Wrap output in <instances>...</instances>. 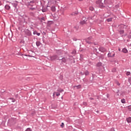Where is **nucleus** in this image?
<instances>
[{"mask_svg": "<svg viewBox=\"0 0 131 131\" xmlns=\"http://www.w3.org/2000/svg\"><path fill=\"white\" fill-rule=\"evenodd\" d=\"M74 89H75V88H77V89H80L81 88V85H75L73 86Z\"/></svg>", "mask_w": 131, "mask_h": 131, "instance_id": "10", "label": "nucleus"}, {"mask_svg": "<svg viewBox=\"0 0 131 131\" xmlns=\"http://www.w3.org/2000/svg\"><path fill=\"white\" fill-rule=\"evenodd\" d=\"M62 62H63V63H66V62H67V58L63 57L62 58Z\"/></svg>", "mask_w": 131, "mask_h": 131, "instance_id": "8", "label": "nucleus"}, {"mask_svg": "<svg viewBox=\"0 0 131 131\" xmlns=\"http://www.w3.org/2000/svg\"><path fill=\"white\" fill-rule=\"evenodd\" d=\"M121 102H122L123 104H125V99H122L121 100Z\"/></svg>", "mask_w": 131, "mask_h": 131, "instance_id": "19", "label": "nucleus"}, {"mask_svg": "<svg viewBox=\"0 0 131 131\" xmlns=\"http://www.w3.org/2000/svg\"><path fill=\"white\" fill-rule=\"evenodd\" d=\"M121 27H122V28H125V29H126V27H127V26H125L124 25H122L121 26Z\"/></svg>", "mask_w": 131, "mask_h": 131, "instance_id": "15", "label": "nucleus"}, {"mask_svg": "<svg viewBox=\"0 0 131 131\" xmlns=\"http://www.w3.org/2000/svg\"><path fill=\"white\" fill-rule=\"evenodd\" d=\"M42 12H46V10H45V9H43V10H42Z\"/></svg>", "mask_w": 131, "mask_h": 131, "instance_id": "33", "label": "nucleus"}, {"mask_svg": "<svg viewBox=\"0 0 131 131\" xmlns=\"http://www.w3.org/2000/svg\"><path fill=\"white\" fill-rule=\"evenodd\" d=\"M12 102H15V99H13V100H12Z\"/></svg>", "mask_w": 131, "mask_h": 131, "instance_id": "38", "label": "nucleus"}, {"mask_svg": "<svg viewBox=\"0 0 131 131\" xmlns=\"http://www.w3.org/2000/svg\"><path fill=\"white\" fill-rule=\"evenodd\" d=\"M97 66H98V67H100V66H102V63L101 62H98L97 64Z\"/></svg>", "mask_w": 131, "mask_h": 131, "instance_id": "16", "label": "nucleus"}, {"mask_svg": "<svg viewBox=\"0 0 131 131\" xmlns=\"http://www.w3.org/2000/svg\"><path fill=\"white\" fill-rule=\"evenodd\" d=\"M128 81L130 83H131V78H129L128 79Z\"/></svg>", "mask_w": 131, "mask_h": 131, "instance_id": "27", "label": "nucleus"}, {"mask_svg": "<svg viewBox=\"0 0 131 131\" xmlns=\"http://www.w3.org/2000/svg\"><path fill=\"white\" fill-rule=\"evenodd\" d=\"M99 50L100 52H102V53H104V52H106V49L105 48H104L103 47H100L99 49Z\"/></svg>", "mask_w": 131, "mask_h": 131, "instance_id": "5", "label": "nucleus"}, {"mask_svg": "<svg viewBox=\"0 0 131 131\" xmlns=\"http://www.w3.org/2000/svg\"><path fill=\"white\" fill-rule=\"evenodd\" d=\"M88 39H91V38H88Z\"/></svg>", "mask_w": 131, "mask_h": 131, "instance_id": "40", "label": "nucleus"}, {"mask_svg": "<svg viewBox=\"0 0 131 131\" xmlns=\"http://www.w3.org/2000/svg\"><path fill=\"white\" fill-rule=\"evenodd\" d=\"M33 34H34V35L36 34L37 35H38V36H39V35H40V33H38V32H36V31H34Z\"/></svg>", "mask_w": 131, "mask_h": 131, "instance_id": "11", "label": "nucleus"}, {"mask_svg": "<svg viewBox=\"0 0 131 131\" xmlns=\"http://www.w3.org/2000/svg\"><path fill=\"white\" fill-rule=\"evenodd\" d=\"M127 109H128V110H129V111H131V105L127 106Z\"/></svg>", "mask_w": 131, "mask_h": 131, "instance_id": "20", "label": "nucleus"}, {"mask_svg": "<svg viewBox=\"0 0 131 131\" xmlns=\"http://www.w3.org/2000/svg\"><path fill=\"white\" fill-rule=\"evenodd\" d=\"M28 56V57H31V56H30V55H27Z\"/></svg>", "mask_w": 131, "mask_h": 131, "instance_id": "39", "label": "nucleus"}, {"mask_svg": "<svg viewBox=\"0 0 131 131\" xmlns=\"http://www.w3.org/2000/svg\"><path fill=\"white\" fill-rule=\"evenodd\" d=\"M83 105H84L85 106H86V105H87L86 102H83Z\"/></svg>", "mask_w": 131, "mask_h": 131, "instance_id": "31", "label": "nucleus"}, {"mask_svg": "<svg viewBox=\"0 0 131 131\" xmlns=\"http://www.w3.org/2000/svg\"><path fill=\"white\" fill-rule=\"evenodd\" d=\"M120 32L121 34H122L124 32V31H121Z\"/></svg>", "mask_w": 131, "mask_h": 131, "instance_id": "30", "label": "nucleus"}, {"mask_svg": "<svg viewBox=\"0 0 131 131\" xmlns=\"http://www.w3.org/2000/svg\"><path fill=\"white\" fill-rule=\"evenodd\" d=\"M87 21L88 18L85 17H83L82 19V21L80 22V24H81V25H83V24H85V23H86Z\"/></svg>", "mask_w": 131, "mask_h": 131, "instance_id": "2", "label": "nucleus"}, {"mask_svg": "<svg viewBox=\"0 0 131 131\" xmlns=\"http://www.w3.org/2000/svg\"><path fill=\"white\" fill-rule=\"evenodd\" d=\"M115 71H116V69H114L112 70L113 72H115Z\"/></svg>", "mask_w": 131, "mask_h": 131, "instance_id": "26", "label": "nucleus"}, {"mask_svg": "<svg viewBox=\"0 0 131 131\" xmlns=\"http://www.w3.org/2000/svg\"><path fill=\"white\" fill-rule=\"evenodd\" d=\"M5 9L6 10H10L11 9V7H10L9 5H6Z\"/></svg>", "mask_w": 131, "mask_h": 131, "instance_id": "12", "label": "nucleus"}, {"mask_svg": "<svg viewBox=\"0 0 131 131\" xmlns=\"http://www.w3.org/2000/svg\"><path fill=\"white\" fill-rule=\"evenodd\" d=\"M55 95L57 97H59V96H60V93L58 92H54L53 94V97H55Z\"/></svg>", "mask_w": 131, "mask_h": 131, "instance_id": "6", "label": "nucleus"}, {"mask_svg": "<svg viewBox=\"0 0 131 131\" xmlns=\"http://www.w3.org/2000/svg\"><path fill=\"white\" fill-rule=\"evenodd\" d=\"M118 51H119V52H120L121 49L119 48V49H118Z\"/></svg>", "mask_w": 131, "mask_h": 131, "instance_id": "37", "label": "nucleus"}, {"mask_svg": "<svg viewBox=\"0 0 131 131\" xmlns=\"http://www.w3.org/2000/svg\"><path fill=\"white\" fill-rule=\"evenodd\" d=\"M86 42H88V43H91V42L90 41H89V40L88 39H86Z\"/></svg>", "mask_w": 131, "mask_h": 131, "instance_id": "29", "label": "nucleus"}, {"mask_svg": "<svg viewBox=\"0 0 131 131\" xmlns=\"http://www.w3.org/2000/svg\"><path fill=\"white\" fill-rule=\"evenodd\" d=\"M96 4L100 8H104V4L102 3V0H98L96 2Z\"/></svg>", "mask_w": 131, "mask_h": 131, "instance_id": "1", "label": "nucleus"}, {"mask_svg": "<svg viewBox=\"0 0 131 131\" xmlns=\"http://www.w3.org/2000/svg\"><path fill=\"white\" fill-rule=\"evenodd\" d=\"M30 9H31V10H32V11H33L34 10V9H35V8H30Z\"/></svg>", "mask_w": 131, "mask_h": 131, "instance_id": "28", "label": "nucleus"}, {"mask_svg": "<svg viewBox=\"0 0 131 131\" xmlns=\"http://www.w3.org/2000/svg\"><path fill=\"white\" fill-rule=\"evenodd\" d=\"M57 92L58 93H62V92H64V90L60 89V90H57Z\"/></svg>", "mask_w": 131, "mask_h": 131, "instance_id": "21", "label": "nucleus"}, {"mask_svg": "<svg viewBox=\"0 0 131 131\" xmlns=\"http://www.w3.org/2000/svg\"><path fill=\"white\" fill-rule=\"evenodd\" d=\"M107 56L108 57H114V56H115V53H114L113 52L108 53V54H107Z\"/></svg>", "mask_w": 131, "mask_h": 131, "instance_id": "3", "label": "nucleus"}, {"mask_svg": "<svg viewBox=\"0 0 131 131\" xmlns=\"http://www.w3.org/2000/svg\"><path fill=\"white\" fill-rule=\"evenodd\" d=\"M60 126H61V127H64V123H61Z\"/></svg>", "mask_w": 131, "mask_h": 131, "instance_id": "24", "label": "nucleus"}, {"mask_svg": "<svg viewBox=\"0 0 131 131\" xmlns=\"http://www.w3.org/2000/svg\"><path fill=\"white\" fill-rule=\"evenodd\" d=\"M51 11H52V12H55L56 11V7L55 6H52L51 7Z\"/></svg>", "mask_w": 131, "mask_h": 131, "instance_id": "9", "label": "nucleus"}, {"mask_svg": "<svg viewBox=\"0 0 131 131\" xmlns=\"http://www.w3.org/2000/svg\"><path fill=\"white\" fill-rule=\"evenodd\" d=\"M3 5V3H2V2L0 1V6H2Z\"/></svg>", "mask_w": 131, "mask_h": 131, "instance_id": "32", "label": "nucleus"}, {"mask_svg": "<svg viewBox=\"0 0 131 131\" xmlns=\"http://www.w3.org/2000/svg\"><path fill=\"white\" fill-rule=\"evenodd\" d=\"M50 58H51V60H56V59H57V60L58 59V56H57V55H54L53 56H51Z\"/></svg>", "mask_w": 131, "mask_h": 131, "instance_id": "4", "label": "nucleus"}, {"mask_svg": "<svg viewBox=\"0 0 131 131\" xmlns=\"http://www.w3.org/2000/svg\"><path fill=\"white\" fill-rule=\"evenodd\" d=\"M106 21H107V22H111V21H112V18H107Z\"/></svg>", "mask_w": 131, "mask_h": 131, "instance_id": "17", "label": "nucleus"}, {"mask_svg": "<svg viewBox=\"0 0 131 131\" xmlns=\"http://www.w3.org/2000/svg\"><path fill=\"white\" fill-rule=\"evenodd\" d=\"M84 74H85V75H89V74H90V72H89V71H86L85 72Z\"/></svg>", "mask_w": 131, "mask_h": 131, "instance_id": "18", "label": "nucleus"}, {"mask_svg": "<svg viewBox=\"0 0 131 131\" xmlns=\"http://www.w3.org/2000/svg\"><path fill=\"white\" fill-rule=\"evenodd\" d=\"M89 10H90V11H94V7H90L89 8Z\"/></svg>", "mask_w": 131, "mask_h": 131, "instance_id": "22", "label": "nucleus"}, {"mask_svg": "<svg viewBox=\"0 0 131 131\" xmlns=\"http://www.w3.org/2000/svg\"><path fill=\"white\" fill-rule=\"evenodd\" d=\"M30 6H31V4H30V5H29V8H30Z\"/></svg>", "mask_w": 131, "mask_h": 131, "instance_id": "36", "label": "nucleus"}, {"mask_svg": "<svg viewBox=\"0 0 131 131\" xmlns=\"http://www.w3.org/2000/svg\"><path fill=\"white\" fill-rule=\"evenodd\" d=\"M122 52L123 53H124V54H126V53H127L128 51H127V49H126V48H123L122 50Z\"/></svg>", "mask_w": 131, "mask_h": 131, "instance_id": "7", "label": "nucleus"}, {"mask_svg": "<svg viewBox=\"0 0 131 131\" xmlns=\"http://www.w3.org/2000/svg\"><path fill=\"white\" fill-rule=\"evenodd\" d=\"M127 121L128 123H130V122H131V118L129 117L127 118Z\"/></svg>", "mask_w": 131, "mask_h": 131, "instance_id": "13", "label": "nucleus"}, {"mask_svg": "<svg viewBox=\"0 0 131 131\" xmlns=\"http://www.w3.org/2000/svg\"><path fill=\"white\" fill-rule=\"evenodd\" d=\"M117 84L118 85H120V84L119 82L117 83Z\"/></svg>", "mask_w": 131, "mask_h": 131, "instance_id": "35", "label": "nucleus"}, {"mask_svg": "<svg viewBox=\"0 0 131 131\" xmlns=\"http://www.w3.org/2000/svg\"><path fill=\"white\" fill-rule=\"evenodd\" d=\"M41 19L43 20V21H45V18L43 17V18H41Z\"/></svg>", "mask_w": 131, "mask_h": 131, "instance_id": "34", "label": "nucleus"}, {"mask_svg": "<svg viewBox=\"0 0 131 131\" xmlns=\"http://www.w3.org/2000/svg\"><path fill=\"white\" fill-rule=\"evenodd\" d=\"M41 44V43H40L39 41H37L36 43V45L37 47H39V46H40Z\"/></svg>", "mask_w": 131, "mask_h": 131, "instance_id": "14", "label": "nucleus"}, {"mask_svg": "<svg viewBox=\"0 0 131 131\" xmlns=\"http://www.w3.org/2000/svg\"><path fill=\"white\" fill-rule=\"evenodd\" d=\"M126 75H127V76L130 75V72H126Z\"/></svg>", "mask_w": 131, "mask_h": 131, "instance_id": "23", "label": "nucleus"}, {"mask_svg": "<svg viewBox=\"0 0 131 131\" xmlns=\"http://www.w3.org/2000/svg\"><path fill=\"white\" fill-rule=\"evenodd\" d=\"M26 131H32V130H31V129H30V128H28L26 130Z\"/></svg>", "mask_w": 131, "mask_h": 131, "instance_id": "25", "label": "nucleus"}]
</instances>
